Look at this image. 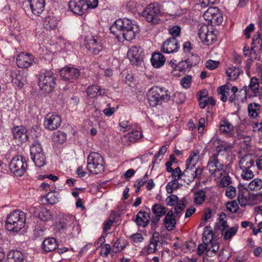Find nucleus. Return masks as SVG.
Masks as SVG:
<instances>
[{
	"label": "nucleus",
	"instance_id": "2eb2a0df",
	"mask_svg": "<svg viewBox=\"0 0 262 262\" xmlns=\"http://www.w3.org/2000/svg\"><path fill=\"white\" fill-rule=\"evenodd\" d=\"M223 167L224 164L220 162L216 155H212L210 157L207 168L211 175L215 174L216 172L221 171Z\"/></svg>",
	"mask_w": 262,
	"mask_h": 262
},
{
	"label": "nucleus",
	"instance_id": "7c9ffc66",
	"mask_svg": "<svg viewBox=\"0 0 262 262\" xmlns=\"http://www.w3.org/2000/svg\"><path fill=\"white\" fill-rule=\"evenodd\" d=\"M222 235L225 240L229 239L233 237L237 231V227H232L230 228L229 226L221 228Z\"/></svg>",
	"mask_w": 262,
	"mask_h": 262
},
{
	"label": "nucleus",
	"instance_id": "7ed1b4c3",
	"mask_svg": "<svg viewBox=\"0 0 262 262\" xmlns=\"http://www.w3.org/2000/svg\"><path fill=\"white\" fill-rule=\"evenodd\" d=\"M147 97L149 104L152 107L167 102L170 99L168 91L159 87L152 88L148 92Z\"/></svg>",
	"mask_w": 262,
	"mask_h": 262
},
{
	"label": "nucleus",
	"instance_id": "774afa93",
	"mask_svg": "<svg viewBox=\"0 0 262 262\" xmlns=\"http://www.w3.org/2000/svg\"><path fill=\"white\" fill-rule=\"evenodd\" d=\"M185 207V205L184 204L183 201H180L177 203V206L174 207V211L177 214V215H179V214L184 210Z\"/></svg>",
	"mask_w": 262,
	"mask_h": 262
},
{
	"label": "nucleus",
	"instance_id": "4d7b16f0",
	"mask_svg": "<svg viewBox=\"0 0 262 262\" xmlns=\"http://www.w3.org/2000/svg\"><path fill=\"white\" fill-rule=\"evenodd\" d=\"M26 80L25 77H23L20 74L17 75L16 77L14 79V83L18 88H22L24 83L26 82Z\"/></svg>",
	"mask_w": 262,
	"mask_h": 262
},
{
	"label": "nucleus",
	"instance_id": "a878e982",
	"mask_svg": "<svg viewBox=\"0 0 262 262\" xmlns=\"http://www.w3.org/2000/svg\"><path fill=\"white\" fill-rule=\"evenodd\" d=\"M159 236L160 234L159 232L156 231L154 232L152 237L150 240V244L147 248L148 253H155L157 249V247L158 246L159 244L160 245L162 244V243H160L159 240Z\"/></svg>",
	"mask_w": 262,
	"mask_h": 262
},
{
	"label": "nucleus",
	"instance_id": "cd10ccee",
	"mask_svg": "<svg viewBox=\"0 0 262 262\" xmlns=\"http://www.w3.org/2000/svg\"><path fill=\"white\" fill-rule=\"evenodd\" d=\"M243 73L242 70L239 67L231 66L226 71V74L228 77V80L231 81L236 80L239 75Z\"/></svg>",
	"mask_w": 262,
	"mask_h": 262
},
{
	"label": "nucleus",
	"instance_id": "5fc2aeb1",
	"mask_svg": "<svg viewBox=\"0 0 262 262\" xmlns=\"http://www.w3.org/2000/svg\"><path fill=\"white\" fill-rule=\"evenodd\" d=\"M226 86H221L217 88V91L219 94L221 95V100L223 102H226L227 100V96L226 94H229V92H226L225 90Z\"/></svg>",
	"mask_w": 262,
	"mask_h": 262
},
{
	"label": "nucleus",
	"instance_id": "ea45409f",
	"mask_svg": "<svg viewBox=\"0 0 262 262\" xmlns=\"http://www.w3.org/2000/svg\"><path fill=\"white\" fill-rule=\"evenodd\" d=\"M30 151L31 158L43 152L41 144L37 141L33 143L30 147Z\"/></svg>",
	"mask_w": 262,
	"mask_h": 262
},
{
	"label": "nucleus",
	"instance_id": "20e7f679",
	"mask_svg": "<svg viewBox=\"0 0 262 262\" xmlns=\"http://www.w3.org/2000/svg\"><path fill=\"white\" fill-rule=\"evenodd\" d=\"M38 85L41 90L49 93L53 91L56 84V79L51 71L42 70L38 75Z\"/></svg>",
	"mask_w": 262,
	"mask_h": 262
},
{
	"label": "nucleus",
	"instance_id": "c9c22d12",
	"mask_svg": "<svg viewBox=\"0 0 262 262\" xmlns=\"http://www.w3.org/2000/svg\"><path fill=\"white\" fill-rule=\"evenodd\" d=\"M259 81L257 78L255 77H252L251 80L248 88L249 89L251 90L252 92L254 94V96H257L259 95Z\"/></svg>",
	"mask_w": 262,
	"mask_h": 262
},
{
	"label": "nucleus",
	"instance_id": "2f4dec72",
	"mask_svg": "<svg viewBox=\"0 0 262 262\" xmlns=\"http://www.w3.org/2000/svg\"><path fill=\"white\" fill-rule=\"evenodd\" d=\"M216 11L214 9H209L206 11L204 14V17L209 16V14L211 15V18H208L207 19L211 20L212 22H214L219 25L222 22V17L220 13H215L214 11Z\"/></svg>",
	"mask_w": 262,
	"mask_h": 262
},
{
	"label": "nucleus",
	"instance_id": "13d9d810",
	"mask_svg": "<svg viewBox=\"0 0 262 262\" xmlns=\"http://www.w3.org/2000/svg\"><path fill=\"white\" fill-rule=\"evenodd\" d=\"M225 195L230 199L234 198L236 195L235 188L232 186L227 187L226 190Z\"/></svg>",
	"mask_w": 262,
	"mask_h": 262
},
{
	"label": "nucleus",
	"instance_id": "f3484780",
	"mask_svg": "<svg viewBox=\"0 0 262 262\" xmlns=\"http://www.w3.org/2000/svg\"><path fill=\"white\" fill-rule=\"evenodd\" d=\"M69 7L74 13L82 15L86 10L85 1L84 0H71L69 2Z\"/></svg>",
	"mask_w": 262,
	"mask_h": 262
},
{
	"label": "nucleus",
	"instance_id": "e433bc0d",
	"mask_svg": "<svg viewBox=\"0 0 262 262\" xmlns=\"http://www.w3.org/2000/svg\"><path fill=\"white\" fill-rule=\"evenodd\" d=\"M151 211L155 215H159L163 216L166 214L167 209L164 206L157 203L152 205Z\"/></svg>",
	"mask_w": 262,
	"mask_h": 262
},
{
	"label": "nucleus",
	"instance_id": "dca6fc26",
	"mask_svg": "<svg viewBox=\"0 0 262 262\" xmlns=\"http://www.w3.org/2000/svg\"><path fill=\"white\" fill-rule=\"evenodd\" d=\"M179 48L177 39L170 37L163 43L161 50L165 53L169 54L177 52Z\"/></svg>",
	"mask_w": 262,
	"mask_h": 262
},
{
	"label": "nucleus",
	"instance_id": "6e6d98bb",
	"mask_svg": "<svg viewBox=\"0 0 262 262\" xmlns=\"http://www.w3.org/2000/svg\"><path fill=\"white\" fill-rule=\"evenodd\" d=\"M181 29L179 26H174L169 29V33L171 35L172 37L176 38L180 35Z\"/></svg>",
	"mask_w": 262,
	"mask_h": 262
},
{
	"label": "nucleus",
	"instance_id": "58836bf2",
	"mask_svg": "<svg viewBox=\"0 0 262 262\" xmlns=\"http://www.w3.org/2000/svg\"><path fill=\"white\" fill-rule=\"evenodd\" d=\"M260 108V105L256 103H250L248 106V112L250 118H255L258 116L257 111Z\"/></svg>",
	"mask_w": 262,
	"mask_h": 262
},
{
	"label": "nucleus",
	"instance_id": "6ab92c4d",
	"mask_svg": "<svg viewBox=\"0 0 262 262\" xmlns=\"http://www.w3.org/2000/svg\"><path fill=\"white\" fill-rule=\"evenodd\" d=\"M12 132L14 138L18 142L23 143L28 140L27 129L24 127L16 126L13 127Z\"/></svg>",
	"mask_w": 262,
	"mask_h": 262
},
{
	"label": "nucleus",
	"instance_id": "4468645a",
	"mask_svg": "<svg viewBox=\"0 0 262 262\" xmlns=\"http://www.w3.org/2000/svg\"><path fill=\"white\" fill-rule=\"evenodd\" d=\"M145 209L148 210V212L140 210L138 212L136 216V218L133 220L138 227L145 228L147 226L150 222V209L147 207H145Z\"/></svg>",
	"mask_w": 262,
	"mask_h": 262
},
{
	"label": "nucleus",
	"instance_id": "a18cd8bd",
	"mask_svg": "<svg viewBox=\"0 0 262 262\" xmlns=\"http://www.w3.org/2000/svg\"><path fill=\"white\" fill-rule=\"evenodd\" d=\"M57 20L54 18L51 17H46L43 25L47 29L54 30L57 27Z\"/></svg>",
	"mask_w": 262,
	"mask_h": 262
},
{
	"label": "nucleus",
	"instance_id": "a19ab883",
	"mask_svg": "<svg viewBox=\"0 0 262 262\" xmlns=\"http://www.w3.org/2000/svg\"><path fill=\"white\" fill-rule=\"evenodd\" d=\"M31 158L35 165L38 167H41L46 164V157L44 152L36 155Z\"/></svg>",
	"mask_w": 262,
	"mask_h": 262
},
{
	"label": "nucleus",
	"instance_id": "3c124183",
	"mask_svg": "<svg viewBox=\"0 0 262 262\" xmlns=\"http://www.w3.org/2000/svg\"><path fill=\"white\" fill-rule=\"evenodd\" d=\"M215 40V36L213 31H208L202 41L207 45L213 43Z\"/></svg>",
	"mask_w": 262,
	"mask_h": 262
},
{
	"label": "nucleus",
	"instance_id": "864d4df0",
	"mask_svg": "<svg viewBox=\"0 0 262 262\" xmlns=\"http://www.w3.org/2000/svg\"><path fill=\"white\" fill-rule=\"evenodd\" d=\"M165 202L167 205L172 206L179 202L178 198L176 195L171 194L166 199Z\"/></svg>",
	"mask_w": 262,
	"mask_h": 262
},
{
	"label": "nucleus",
	"instance_id": "a211bd4d",
	"mask_svg": "<svg viewBox=\"0 0 262 262\" xmlns=\"http://www.w3.org/2000/svg\"><path fill=\"white\" fill-rule=\"evenodd\" d=\"M142 137L141 131L134 130L128 133L121 138L122 144L125 146H128L130 144L136 142Z\"/></svg>",
	"mask_w": 262,
	"mask_h": 262
},
{
	"label": "nucleus",
	"instance_id": "bb28decb",
	"mask_svg": "<svg viewBox=\"0 0 262 262\" xmlns=\"http://www.w3.org/2000/svg\"><path fill=\"white\" fill-rule=\"evenodd\" d=\"M150 61L154 68H159L165 63V58L161 53L155 52L152 54Z\"/></svg>",
	"mask_w": 262,
	"mask_h": 262
},
{
	"label": "nucleus",
	"instance_id": "6e6552de",
	"mask_svg": "<svg viewBox=\"0 0 262 262\" xmlns=\"http://www.w3.org/2000/svg\"><path fill=\"white\" fill-rule=\"evenodd\" d=\"M84 45L86 49L94 55L98 54L102 50L101 40L97 35L86 36L84 40Z\"/></svg>",
	"mask_w": 262,
	"mask_h": 262
},
{
	"label": "nucleus",
	"instance_id": "393cba45",
	"mask_svg": "<svg viewBox=\"0 0 262 262\" xmlns=\"http://www.w3.org/2000/svg\"><path fill=\"white\" fill-rule=\"evenodd\" d=\"M105 90L102 89L98 85H92L86 89L87 95L91 98H94L104 95Z\"/></svg>",
	"mask_w": 262,
	"mask_h": 262
},
{
	"label": "nucleus",
	"instance_id": "8fccbe9b",
	"mask_svg": "<svg viewBox=\"0 0 262 262\" xmlns=\"http://www.w3.org/2000/svg\"><path fill=\"white\" fill-rule=\"evenodd\" d=\"M252 45H254L253 47H252L250 50V54H252V52L254 53V48L256 47V45H259L260 47L262 46V39L260 38V36L259 34L258 35H254L252 38Z\"/></svg>",
	"mask_w": 262,
	"mask_h": 262
},
{
	"label": "nucleus",
	"instance_id": "f8f14e48",
	"mask_svg": "<svg viewBox=\"0 0 262 262\" xmlns=\"http://www.w3.org/2000/svg\"><path fill=\"white\" fill-rule=\"evenodd\" d=\"M143 50L140 47H132L128 51L127 57L132 64L138 66L142 62Z\"/></svg>",
	"mask_w": 262,
	"mask_h": 262
},
{
	"label": "nucleus",
	"instance_id": "4be33fe9",
	"mask_svg": "<svg viewBox=\"0 0 262 262\" xmlns=\"http://www.w3.org/2000/svg\"><path fill=\"white\" fill-rule=\"evenodd\" d=\"M76 220L75 216L73 215L69 214L63 215L59 220V229L63 232L69 226L73 224Z\"/></svg>",
	"mask_w": 262,
	"mask_h": 262
},
{
	"label": "nucleus",
	"instance_id": "1a4fd4ad",
	"mask_svg": "<svg viewBox=\"0 0 262 262\" xmlns=\"http://www.w3.org/2000/svg\"><path fill=\"white\" fill-rule=\"evenodd\" d=\"M160 13L159 5L157 3L148 5L143 12V16L146 20L153 24L158 22V15Z\"/></svg>",
	"mask_w": 262,
	"mask_h": 262
},
{
	"label": "nucleus",
	"instance_id": "b1692460",
	"mask_svg": "<svg viewBox=\"0 0 262 262\" xmlns=\"http://www.w3.org/2000/svg\"><path fill=\"white\" fill-rule=\"evenodd\" d=\"M254 160L251 155H246L242 157L239 162V167L242 170L250 169L254 165Z\"/></svg>",
	"mask_w": 262,
	"mask_h": 262
},
{
	"label": "nucleus",
	"instance_id": "9b49d317",
	"mask_svg": "<svg viewBox=\"0 0 262 262\" xmlns=\"http://www.w3.org/2000/svg\"><path fill=\"white\" fill-rule=\"evenodd\" d=\"M219 249V244L216 241L211 242L207 244H200L197 248L198 255H202L206 252V254L208 257H214L217 255Z\"/></svg>",
	"mask_w": 262,
	"mask_h": 262
},
{
	"label": "nucleus",
	"instance_id": "72a5a7b5",
	"mask_svg": "<svg viewBox=\"0 0 262 262\" xmlns=\"http://www.w3.org/2000/svg\"><path fill=\"white\" fill-rule=\"evenodd\" d=\"M196 64L194 63L191 58H188L185 60L181 61L179 62L178 66V70L179 71H189L193 66Z\"/></svg>",
	"mask_w": 262,
	"mask_h": 262
},
{
	"label": "nucleus",
	"instance_id": "f03ea898",
	"mask_svg": "<svg viewBox=\"0 0 262 262\" xmlns=\"http://www.w3.org/2000/svg\"><path fill=\"white\" fill-rule=\"evenodd\" d=\"M25 213L19 210H13L7 216L6 229L11 232H17L25 226Z\"/></svg>",
	"mask_w": 262,
	"mask_h": 262
},
{
	"label": "nucleus",
	"instance_id": "69168bd1",
	"mask_svg": "<svg viewBox=\"0 0 262 262\" xmlns=\"http://www.w3.org/2000/svg\"><path fill=\"white\" fill-rule=\"evenodd\" d=\"M55 141L59 144H62L66 139V135L64 133H58L54 135Z\"/></svg>",
	"mask_w": 262,
	"mask_h": 262
},
{
	"label": "nucleus",
	"instance_id": "5701e85b",
	"mask_svg": "<svg viewBox=\"0 0 262 262\" xmlns=\"http://www.w3.org/2000/svg\"><path fill=\"white\" fill-rule=\"evenodd\" d=\"M176 216L172 210L169 211L164 220V224L168 231H172L176 227Z\"/></svg>",
	"mask_w": 262,
	"mask_h": 262
},
{
	"label": "nucleus",
	"instance_id": "4c0bfd02",
	"mask_svg": "<svg viewBox=\"0 0 262 262\" xmlns=\"http://www.w3.org/2000/svg\"><path fill=\"white\" fill-rule=\"evenodd\" d=\"M58 193L56 192L49 191L45 196L47 203L53 205L59 202Z\"/></svg>",
	"mask_w": 262,
	"mask_h": 262
},
{
	"label": "nucleus",
	"instance_id": "0eeeda50",
	"mask_svg": "<svg viewBox=\"0 0 262 262\" xmlns=\"http://www.w3.org/2000/svg\"><path fill=\"white\" fill-rule=\"evenodd\" d=\"M27 166L26 158L23 156H17L11 159L9 168L15 176L21 177L26 172Z\"/></svg>",
	"mask_w": 262,
	"mask_h": 262
},
{
	"label": "nucleus",
	"instance_id": "09e8293b",
	"mask_svg": "<svg viewBox=\"0 0 262 262\" xmlns=\"http://www.w3.org/2000/svg\"><path fill=\"white\" fill-rule=\"evenodd\" d=\"M179 188L178 181L172 180L169 182L166 186V190L168 193L171 194L173 191Z\"/></svg>",
	"mask_w": 262,
	"mask_h": 262
},
{
	"label": "nucleus",
	"instance_id": "f704fd0d",
	"mask_svg": "<svg viewBox=\"0 0 262 262\" xmlns=\"http://www.w3.org/2000/svg\"><path fill=\"white\" fill-rule=\"evenodd\" d=\"M233 130V126L227 121H224L223 123L220 125V131L223 134L227 135L228 136L232 135Z\"/></svg>",
	"mask_w": 262,
	"mask_h": 262
},
{
	"label": "nucleus",
	"instance_id": "bf43d9fd",
	"mask_svg": "<svg viewBox=\"0 0 262 262\" xmlns=\"http://www.w3.org/2000/svg\"><path fill=\"white\" fill-rule=\"evenodd\" d=\"M191 81V76L190 75H187L182 78L180 83L183 88L185 89H188L190 86Z\"/></svg>",
	"mask_w": 262,
	"mask_h": 262
},
{
	"label": "nucleus",
	"instance_id": "c85d7f7f",
	"mask_svg": "<svg viewBox=\"0 0 262 262\" xmlns=\"http://www.w3.org/2000/svg\"><path fill=\"white\" fill-rule=\"evenodd\" d=\"M25 257L24 254L18 250H12L7 254L8 262H23Z\"/></svg>",
	"mask_w": 262,
	"mask_h": 262
},
{
	"label": "nucleus",
	"instance_id": "79ce46f5",
	"mask_svg": "<svg viewBox=\"0 0 262 262\" xmlns=\"http://www.w3.org/2000/svg\"><path fill=\"white\" fill-rule=\"evenodd\" d=\"M38 217L40 220L46 222L51 219L52 214L49 209L42 207L38 214Z\"/></svg>",
	"mask_w": 262,
	"mask_h": 262
},
{
	"label": "nucleus",
	"instance_id": "c03bdc74",
	"mask_svg": "<svg viewBox=\"0 0 262 262\" xmlns=\"http://www.w3.org/2000/svg\"><path fill=\"white\" fill-rule=\"evenodd\" d=\"M208 227H206V229ZM202 241L203 243L202 244L204 245L215 242V241L213 240L212 231L206 229L203 234Z\"/></svg>",
	"mask_w": 262,
	"mask_h": 262
},
{
	"label": "nucleus",
	"instance_id": "423d86ee",
	"mask_svg": "<svg viewBox=\"0 0 262 262\" xmlns=\"http://www.w3.org/2000/svg\"><path fill=\"white\" fill-rule=\"evenodd\" d=\"M199 157L198 151L193 152L186 162V169L182 172L183 181L189 184L194 180V169L198 162Z\"/></svg>",
	"mask_w": 262,
	"mask_h": 262
},
{
	"label": "nucleus",
	"instance_id": "37998d69",
	"mask_svg": "<svg viewBox=\"0 0 262 262\" xmlns=\"http://www.w3.org/2000/svg\"><path fill=\"white\" fill-rule=\"evenodd\" d=\"M247 188L250 190H258L262 188V180L254 179L247 186Z\"/></svg>",
	"mask_w": 262,
	"mask_h": 262
},
{
	"label": "nucleus",
	"instance_id": "473e14b6",
	"mask_svg": "<svg viewBox=\"0 0 262 262\" xmlns=\"http://www.w3.org/2000/svg\"><path fill=\"white\" fill-rule=\"evenodd\" d=\"M42 249L47 252H51L56 248L57 243L54 238H48L44 240L42 244Z\"/></svg>",
	"mask_w": 262,
	"mask_h": 262
},
{
	"label": "nucleus",
	"instance_id": "0e129e2a",
	"mask_svg": "<svg viewBox=\"0 0 262 262\" xmlns=\"http://www.w3.org/2000/svg\"><path fill=\"white\" fill-rule=\"evenodd\" d=\"M220 62L212 60H208L206 63V67L207 69L213 70L218 67Z\"/></svg>",
	"mask_w": 262,
	"mask_h": 262
},
{
	"label": "nucleus",
	"instance_id": "603ef678",
	"mask_svg": "<svg viewBox=\"0 0 262 262\" xmlns=\"http://www.w3.org/2000/svg\"><path fill=\"white\" fill-rule=\"evenodd\" d=\"M170 172L171 173V176L173 180L175 181L179 180L181 179L182 177H183L182 172L179 167H177L175 169H173Z\"/></svg>",
	"mask_w": 262,
	"mask_h": 262
},
{
	"label": "nucleus",
	"instance_id": "412c9836",
	"mask_svg": "<svg viewBox=\"0 0 262 262\" xmlns=\"http://www.w3.org/2000/svg\"><path fill=\"white\" fill-rule=\"evenodd\" d=\"M30 3V6L32 13L39 16L44 10L45 0H27Z\"/></svg>",
	"mask_w": 262,
	"mask_h": 262
},
{
	"label": "nucleus",
	"instance_id": "39448f33",
	"mask_svg": "<svg viewBox=\"0 0 262 262\" xmlns=\"http://www.w3.org/2000/svg\"><path fill=\"white\" fill-rule=\"evenodd\" d=\"M87 169L94 174L102 173L104 171L103 157L97 152H91L87 159Z\"/></svg>",
	"mask_w": 262,
	"mask_h": 262
},
{
	"label": "nucleus",
	"instance_id": "de8ad7c7",
	"mask_svg": "<svg viewBox=\"0 0 262 262\" xmlns=\"http://www.w3.org/2000/svg\"><path fill=\"white\" fill-rule=\"evenodd\" d=\"M237 200L242 207H245L250 204V200L247 196L245 195L244 192L239 191L237 195Z\"/></svg>",
	"mask_w": 262,
	"mask_h": 262
},
{
	"label": "nucleus",
	"instance_id": "e2e57ef3",
	"mask_svg": "<svg viewBox=\"0 0 262 262\" xmlns=\"http://www.w3.org/2000/svg\"><path fill=\"white\" fill-rule=\"evenodd\" d=\"M227 149L228 147L227 146L223 144H219L216 147V153L213 154V155H216L218 158L219 155H223L227 151Z\"/></svg>",
	"mask_w": 262,
	"mask_h": 262
},
{
	"label": "nucleus",
	"instance_id": "f257e3e1",
	"mask_svg": "<svg viewBox=\"0 0 262 262\" xmlns=\"http://www.w3.org/2000/svg\"><path fill=\"white\" fill-rule=\"evenodd\" d=\"M110 32L118 40L123 38L126 40L134 39L139 33L138 26L133 21L126 18L117 19L110 28Z\"/></svg>",
	"mask_w": 262,
	"mask_h": 262
},
{
	"label": "nucleus",
	"instance_id": "052dcab7",
	"mask_svg": "<svg viewBox=\"0 0 262 262\" xmlns=\"http://www.w3.org/2000/svg\"><path fill=\"white\" fill-rule=\"evenodd\" d=\"M241 177L244 180H249L253 178L254 174L251 169L242 170Z\"/></svg>",
	"mask_w": 262,
	"mask_h": 262
},
{
	"label": "nucleus",
	"instance_id": "aec40b11",
	"mask_svg": "<svg viewBox=\"0 0 262 262\" xmlns=\"http://www.w3.org/2000/svg\"><path fill=\"white\" fill-rule=\"evenodd\" d=\"M33 61L32 56L28 54L21 53L16 58L17 65L20 68H27L30 67Z\"/></svg>",
	"mask_w": 262,
	"mask_h": 262
},
{
	"label": "nucleus",
	"instance_id": "680f3d73",
	"mask_svg": "<svg viewBox=\"0 0 262 262\" xmlns=\"http://www.w3.org/2000/svg\"><path fill=\"white\" fill-rule=\"evenodd\" d=\"M226 208L229 212L235 213L238 210V206L235 201H232L227 203Z\"/></svg>",
	"mask_w": 262,
	"mask_h": 262
},
{
	"label": "nucleus",
	"instance_id": "9d476101",
	"mask_svg": "<svg viewBox=\"0 0 262 262\" xmlns=\"http://www.w3.org/2000/svg\"><path fill=\"white\" fill-rule=\"evenodd\" d=\"M61 79L69 82H75L80 76V71L74 67H67L60 70Z\"/></svg>",
	"mask_w": 262,
	"mask_h": 262
},
{
	"label": "nucleus",
	"instance_id": "338daca9",
	"mask_svg": "<svg viewBox=\"0 0 262 262\" xmlns=\"http://www.w3.org/2000/svg\"><path fill=\"white\" fill-rule=\"evenodd\" d=\"M208 28L207 26H203L200 28L198 34L199 37L202 40H203L204 37H205V36L208 33Z\"/></svg>",
	"mask_w": 262,
	"mask_h": 262
},
{
	"label": "nucleus",
	"instance_id": "49530a36",
	"mask_svg": "<svg viewBox=\"0 0 262 262\" xmlns=\"http://www.w3.org/2000/svg\"><path fill=\"white\" fill-rule=\"evenodd\" d=\"M205 196V192L203 189L199 190L194 193V202L197 204L201 205L204 202Z\"/></svg>",
	"mask_w": 262,
	"mask_h": 262
},
{
	"label": "nucleus",
	"instance_id": "c756f323",
	"mask_svg": "<svg viewBox=\"0 0 262 262\" xmlns=\"http://www.w3.org/2000/svg\"><path fill=\"white\" fill-rule=\"evenodd\" d=\"M80 231V229L77 222L76 220L73 224L69 226L63 231L66 234L69 236V238H72L77 235Z\"/></svg>",
	"mask_w": 262,
	"mask_h": 262
},
{
	"label": "nucleus",
	"instance_id": "ddd939ff",
	"mask_svg": "<svg viewBox=\"0 0 262 262\" xmlns=\"http://www.w3.org/2000/svg\"><path fill=\"white\" fill-rule=\"evenodd\" d=\"M60 117L54 113L47 114L44 119L43 125L46 129L53 130L58 128L61 125Z\"/></svg>",
	"mask_w": 262,
	"mask_h": 262
}]
</instances>
